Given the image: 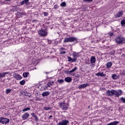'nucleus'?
<instances>
[{"mask_svg": "<svg viewBox=\"0 0 125 125\" xmlns=\"http://www.w3.org/2000/svg\"><path fill=\"white\" fill-rule=\"evenodd\" d=\"M6 1H10V0H5Z\"/></svg>", "mask_w": 125, "mask_h": 125, "instance_id": "obj_47", "label": "nucleus"}, {"mask_svg": "<svg viewBox=\"0 0 125 125\" xmlns=\"http://www.w3.org/2000/svg\"><path fill=\"white\" fill-rule=\"evenodd\" d=\"M60 50H65V48L62 47L60 49Z\"/></svg>", "mask_w": 125, "mask_h": 125, "instance_id": "obj_41", "label": "nucleus"}, {"mask_svg": "<svg viewBox=\"0 0 125 125\" xmlns=\"http://www.w3.org/2000/svg\"><path fill=\"white\" fill-rule=\"evenodd\" d=\"M115 41L117 44H124V43H125V38L123 36L117 37Z\"/></svg>", "mask_w": 125, "mask_h": 125, "instance_id": "obj_1", "label": "nucleus"}, {"mask_svg": "<svg viewBox=\"0 0 125 125\" xmlns=\"http://www.w3.org/2000/svg\"><path fill=\"white\" fill-rule=\"evenodd\" d=\"M112 65H113V63H112V62H108L106 64V68H107L108 69H109V68H111Z\"/></svg>", "mask_w": 125, "mask_h": 125, "instance_id": "obj_17", "label": "nucleus"}, {"mask_svg": "<svg viewBox=\"0 0 125 125\" xmlns=\"http://www.w3.org/2000/svg\"><path fill=\"white\" fill-rule=\"evenodd\" d=\"M69 62H76L77 61V59H72L70 57H67Z\"/></svg>", "mask_w": 125, "mask_h": 125, "instance_id": "obj_16", "label": "nucleus"}, {"mask_svg": "<svg viewBox=\"0 0 125 125\" xmlns=\"http://www.w3.org/2000/svg\"><path fill=\"white\" fill-rule=\"evenodd\" d=\"M22 95H25V96H30L29 95V93L27 92V91H24L21 92Z\"/></svg>", "mask_w": 125, "mask_h": 125, "instance_id": "obj_22", "label": "nucleus"}, {"mask_svg": "<svg viewBox=\"0 0 125 125\" xmlns=\"http://www.w3.org/2000/svg\"><path fill=\"white\" fill-rule=\"evenodd\" d=\"M54 8H55V9H56V8H58V6H57V5H55Z\"/></svg>", "mask_w": 125, "mask_h": 125, "instance_id": "obj_40", "label": "nucleus"}, {"mask_svg": "<svg viewBox=\"0 0 125 125\" xmlns=\"http://www.w3.org/2000/svg\"><path fill=\"white\" fill-rule=\"evenodd\" d=\"M91 63L92 64L93 63H95V61H96V60L95 59V57H92L90 59Z\"/></svg>", "mask_w": 125, "mask_h": 125, "instance_id": "obj_21", "label": "nucleus"}, {"mask_svg": "<svg viewBox=\"0 0 125 125\" xmlns=\"http://www.w3.org/2000/svg\"><path fill=\"white\" fill-rule=\"evenodd\" d=\"M32 116H33V117H35V116H36V115L34 113H32Z\"/></svg>", "mask_w": 125, "mask_h": 125, "instance_id": "obj_43", "label": "nucleus"}, {"mask_svg": "<svg viewBox=\"0 0 125 125\" xmlns=\"http://www.w3.org/2000/svg\"><path fill=\"white\" fill-rule=\"evenodd\" d=\"M87 85H88V83L83 84L79 85L78 86V88L79 89H82V88H85V87H86L87 86Z\"/></svg>", "mask_w": 125, "mask_h": 125, "instance_id": "obj_11", "label": "nucleus"}, {"mask_svg": "<svg viewBox=\"0 0 125 125\" xmlns=\"http://www.w3.org/2000/svg\"><path fill=\"white\" fill-rule=\"evenodd\" d=\"M28 75H29V73L24 72L23 73V77H24V78H27V77H28Z\"/></svg>", "mask_w": 125, "mask_h": 125, "instance_id": "obj_24", "label": "nucleus"}, {"mask_svg": "<svg viewBox=\"0 0 125 125\" xmlns=\"http://www.w3.org/2000/svg\"><path fill=\"white\" fill-rule=\"evenodd\" d=\"M44 110H51V107H45L44 108Z\"/></svg>", "mask_w": 125, "mask_h": 125, "instance_id": "obj_34", "label": "nucleus"}, {"mask_svg": "<svg viewBox=\"0 0 125 125\" xmlns=\"http://www.w3.org/2000/svg\"><path fill=\"white\" fill-rule=\"evenodd\" d=\"M29 110H30V107H27V108H24L22 110V112H27V111H29Z\"/></svg>", "mask_w": 125, "mask_h": 125, "instance_id": "obj_28", "label": "nucleus"}, {"mask_svg": "<svg viewBox=\"0 0 125 125\" xmlns=\"http://www.w3.org/2000/svg\"><path fill=\"white\" fill-rule=\"evenodd\" d=\"M120 99L123 103H125V98H124V97H122V98H121Z\"/></svg>", "mask_w": 125, "mask_h": 125, "instance_id": "obj_33", "label": "nucleus"}, {"mask_svg": "<svg viewBox=\"0 0 125 125\" xmlns=\"http://www.w3.org/2000/svg\"><path fill=\"white\" fill-rule=\"evenodd\" d=\"M60 106L62 110H67L68 109V104H65V103H60Z\"/></svg>", "mask_w": 125, "mask_h": 125, "instance_id": "obj_6", "label": "nucleus"}, {"mask_svg": "<svg viewBox=\"0 0 125 125\" xmlns=\"http://www.w3.org/2000/svg\"><path fill=\"white\" fill-rule=\"evenodd\" d=\"M8 72L1 73H0V78H3L6 75H7Z\"/></svg>", "mask_w": 125, "mask_h": 125, "instance_id": "obj_20", "label": "nucleus"}, {"mask_svg": "<svg viewBox=\"0 0 125 125\" xmlns=\"http://www.w3.org/2000/svg\"><path fill=\"white\" fill-rule=\"evenodd\" d=\"M83 1H85V2H91L92 0H83Z\"/></svg>", "mask_w": 125, "mask_h": 125, "instance_id": "obj_35", "label": "nucleus"}, {"mask_svg": "<svg viewBox=\"0 0 125 125\" xmlns=\"http://www.w3.org/2000/svg\"><path fill=\"white\" fill-rule=\"evenodd\" d=\"M52 116L50 115L48 119H51V118H52Z\"/></svg>", "mask_w": 125, "mask_h": 125, "instance_id": "obj_44", "label": "nucleus"}, {"mask_svg": "<svg viewBox=\"0 0 125 125\" xmlns=\"http://www.w3.org/2000/svg\"><path fill=\"white\" fill-rule=\"evenodd\" d=\"M52 85V84L49 81L47 83V84L46 85V87L47 88L48 87H50Z\"/></svg>", "mask_w": 125, "mask_h": 125, "instance_id": "obj_23", "label": "nucleus"}, {"mask_svg": "<svg viewBox=\"0 0 125 125\" xmlns=\"http://www.w3.org/2000/svg\"><path fill=\"white\" fill-rule=\"evenodd\" d=\"M113 33H110V36H113Z\"/></svg>", "mask_w": 125, "mask_h": 125, "instance_id": "obj_46", "label": "nucleus"}, {"mask_svg": "<svg viewBox=\"0 0 125 125\" xmlns=\"http://www.w3.org/2000/svg\"><path fill=\"white\" fill-rule=\"evenodd\" d=\"M66 53V51H61L60 54H65Z\"/></svg>", "mask_w": 125, "mask_h": 125, "instance_id": "obj_38", "label": "nucleus"}, {"mask_svg": "<svg viewBox=\"0 0 125 125\" xmlns=\"http://www.w3.org/2000/svg\"><path fill=\"white\" fill-rule=\"evenodd\" d=\"M77 69H78V68L77 67H74L73 69H72L71 70L69 71V73H73V72H75V71H76V70H77Z\"/></svg>", "mask_w": 125, "mask_h": 125, "instance_id": "obj_25", "label": "nucleus"}, {"mask_svg": "<svg viewBox=\"0 0 125 125\" xmlns=\"http://www.w3.org/2000/svg\"><path fill=\"white\" fill-rule=\"evenodd\" d=\"M122 75H124V76L125 75V71H123L122 73Z\"/></svg>", "mask_w": 125, "mask_h": 125, "instance_id": "obj_45", "label": "nucleus"}, {"mask_svg": "<svg viewBox=\"0 0 125 125\" xmlns=\"http://www.w3.org/2000/svg\"><path fill=\"white\" fill-rule=\"evenodd\" d=\"M20 84H21V85H23V84H25V81H24V80H22V81H21L20 82Z\"/></svg>", "mask_w": 125, "mask_h": 125, "instance_id": "obj_31", "label": "nucleus"}, {"mask_svg": "<svg viewBox=\"0 0 125 125\" xmlns=\"http://www.w3.org/2000/svg\"><path fill=\"white\" fill-rule=\"evenodd\" d=\"M121 25H122V26H124V25H125V20H122L121 21Z\"/></svg>", "mask_w": 125, "mask_h": 125, "instance_id": "obj_30", "label": "nucleus"}, {"mask_svg": "<svg viewBox=\"0 0 125 125\" xmlns=\"http://www.w3.org/2000/svg\"><path fill=\"white\" fill-rule=\"evenodd\" d=\"M36 101H42V98H36L35 99Z\"/></svg>", "mask_w": 125, "mask_h": 125, "instance_id": "obj_36", "label": "nucleus"}, {"mask_svg": "<svg viewBox=\"0 0 125 125\" xmlns=\"http://www.w3.org/2000/svg\"><path fill=\"white\" fill-rule=\"evenodd\" d=\"M96 75L98 77H104V73L103 72H99L96 74Z\"/></svg>", "mask_w": 125, "mask_h": 125, "instance_id": "obj_19", "label": "nucleus"}, {"mask_svg": "<svg viewBox=\"0 0 125 125\" xmlns=\"http://www.w3.org/2000/svg\"><path fill=\"white\" fill-rule=\"evenodd\" d=\"M58 83H64V80L63 79H59L58 80Z\"/></svg>", "mask_w": 125, "mask_h": 125, "instance_id": "obj_26", "label": "nucleus"}, {"mask_svg": "<svg viewBox=\"0 0 125 125\" xmlns=\"http://www.w3.org/2000/svg\"><path fill=\"white\" fill-rule=\"evenodd\" d=\"M34 118H35L36 121H39V118H38V117L36 115H35L34 116Z\"/></svg>", "mask_w": 125, "mask_h": 125, "instance_id": "obj_37", "label": "nucleus"}, {"mask_svg": "<svg viewBox=\"0 0 125 125\" xmlns=\"http://www.w3.org/2000/svg\"><path fill=\"white\" fill-rule=\"evenodd\" d=\"M124 15V11H119L115 15V18H120L123 17Z\"/></svg>", "mask_w": 125, "mask_h": 125, "instance_id": "obj_7", "label": "nucleus"}, {"mask_svg": "<svg viewBox=\"0 0 125 125\" xmlns=\"http://www.w3.org/2000/svg\"><path fill=\"white\" fill-rule=\"evenodd\" d=\"M29 4V0H24L21 2V5H23V4Z\"/></svg>", "mask_w": 125, "mask_h": 125, "instance_id": "obj_15", "label": "nucleus"}, {"mask_svg": "<svg viewBox=\"0 0 125 125\" xmlns=\"http://www.w3.org/2000/svg\"><path fill=\"white\" fill-rule=\"evenodd\" d=\"M11 91H12V89H7L6 90V94H8V93H9V92H10Z\"/></svg>", "mask_w": 125, "mask_h": 125, "instance_id": "obj_29", "label": "nucleus"}, {"mask_svg": "<svg viewBox=\"0 0 125 125\" xmlns=\"http://www.w3.org/2000/svg\"><path fill=\"white\" fill-rule=\"evenodd\" d=\"M61 6L62 7H65L66 6V3L65 2H62L61 4Z\"/></svg>", "mask_w": 125, "mask_h": 125, "instance_id": "obj_32", "label": "nucleus"}, {"mask_svg": "<svg viewBox=\"0 0 125 125\" xmlns=\"http://www.w3.org/2000/svg\"><path fill=\"white\" fill-rule=\"evenodd\" d=\"M69 121L68 120H62V121L59 122L57 125H67Z\"/></svg>", "mask_w": 125, "mask_h": 125, "instance_id": "obj_8", "label": "nucleus"}, {"mask_svg": "<svg viewBox=\"0 0 125 125\" xmlns=\"http://www.w3.org/2000/svg\"><path fill=\"white\" fill-rule=\"evenodd\" d=\"M64 81L65 82H66V83H71V82H72V78H71V77H66L64 79Z\"/></svg>", "mask_w": 125, "mask_h": 125, "instance_id": "obj_14", "label": "nucleus"}, {"mask_svg": "<svg viewBox=\"0 0 125 125\" xmlns=\"http://www.w3.org/2000/svg\"><path fill=\"white\" fill-rule=\"evenodd\" d=\"M0 123L2 124H8V123H9V119H7V118H4L3 117H0Z\"/></svg>", "mask_w": 125, "mask_h": 125, "instance_id": "obj_3", "label": "nucleus"}, {"mask_svg": "<svg viewBox=\"0 0 125 125\" xmlns=\"http://www.w3.org/2000/svg\"><path fill=\"white\" fill-rule=\"evenodd\" d=\"M113 90H107L106 92V94L108 96H112L113 95Z\"/></svg>", "mask_w": 125, "mask_h": 125, "instance_id": "obj_12", "label": "nucleus"}, {"mask_svg": "<svg viewBox=\"0 0 125 125\" xmlns=\"http://www.w3.org/2000/svg\"><path fill=\"white\" fill-rule=\"evenodd\" d=\"M76 41H78V39L76 37H70V38H64L63 42H75Z\"/></svg>", "mask_w": 125, "mask_h": 125, "instance_id": "obj_2", "label": "nucleus"}, {"mask_svg": "<svg viewBox=\"0 0 125 125\" xmlns=\"http://www.w3.org/2000/svg\"><path fill=\"white\" fill-rule=\"evenodd\" d=\"M29 113H25V114L22 115L21 118L22 120L25 121V120H27V119H28V117H29Z\"/></svg>", "mask_w": 125, "mask_h": 125, "instance_id": "obj_9", "label": "nucleus"}, {"mask_svg": "<svg viewBox=\"0 0 125 125\" xmlns=\"http://www.w3.org/2000/svg\"><path fill=\"white\" fill-rule=\"evenodd\" d=\"M42 96H47L48 95H49V91H46V92H44L42 93Z\"/></svg>", "mask_w": 125, "mask_h": 125, "instance_id": "obj_18", "label": "nucleus"}, {"mask_svg": "<svg viewBox=\"0 0 125 125\" xmlns=\"http://www.w3.org/2000/svg\"><path fill=\"white\" fill-rule=\"evenodd\" d=\"M13 77H14V78H15V79H16L17 80H21V79H22L21 76L18 74H16L15 73L13 75Z\"/></svg>", "mask_w": 125, "mask_h": 125, "instance_id": "obj_10", "label": "nucleus"}, {"mask_svg": "<svg viewBox=\"0 0 125 125\" xmlns=\"http://www.w3.org/2000/svg\"><path fill=\"white\" fill-rule=\"evenodd\" d=\"M122 93V90H119L117 91H116L115 90H113V95H115L117 97L120 96Z\"/></svg>", "mask_w": 125, "mask_h": 125, "instance_id": "obj_5", "label": "nucleus"}, {"mask_svg": "<svg viewBox=\"0 0 125 125\" xmlns=\"http://www.w3.org/2000/svg\"><path fill=\"white\" fill-rule=\"evenodd\" d=\"M51 84H52V83H54V81H49Z\"/></svg>", "mask_w": 125, "mask_h": 125, "instance_id": "obj_42", "label": "nucleus"}, {"mask_svg": "<svg viewBox=\"0 0 125 125\" xmlns=\"http://www.w3.org/2000/svg\"><path fill=\"white\" fill-rule=\"evenodd\" d=\"M72 55H73L74 58H78V57H79V56L80 55V53H77L76 52H73Z\"/></svg>", "mask_w": 125, "mask_h": 125, "instance_id": "obj_13", "label": "nucleus"}, {"mask_svg": "<svg viewBox=\"0 0 125 125\" xmlns=\"http://www.w3.org/2000/svg\"><path fill=\"white\" fill-rule=\"evenodd\" d=\"M112 79H113V80H117V78H118V76L116 74H113L112 76Z\"/></svg>", "mask_w": 125, "mask_h": 125, "instance_id": "obj_27", "label": "nucleus"}, {"mask_svg": "<svg viewBox=\"0 0 125 125\" xmlns=\"http://www.w3.org/2000/svg\"><path fill=\"white\" fill-rule=\"evenodd\" d=\"M38 34L41 37H45L47 36V32L44 30H41L38 32Z\"/></svg>", "mask_w": 125, "mask_h": 125, "instance_id": "obj_4", "label": "nucleus"}, {"mask_svg": "<svg viewBox=\"0 0 125 125\" xmlns=\"http://www.w3.org/2000/svg\"><path fill=\"white\" fill-rule=\"evenodd\" d=\"M44 16H47L48 15V13L47 12H44Z\"/></svg>", "mask_w": 125, "mask_h": 125, "instance_id": "obj_39", "label": "nucleus"}, {"mask_svg": "<svg viewBox=\"0 0 125 125\" xmlns=\"http://www.w3.org/2000/svg\"><path fill=\"white\" fill-rule=\"evenodd\" d=\"M88 108H89V106H88Z\"/></svg>", "mask_w": 125, "mask_h": 125, "instance_id": "obj_48", "label": "nucleus"}]
</instances>
